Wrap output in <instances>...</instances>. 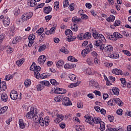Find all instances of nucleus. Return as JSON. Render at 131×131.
I'll list each match as a JSON object with an SVG mask.
<instances>
[{
    "label": "nucleus",
    "mask_w": 131,
    "mask_h": 131,
    "mask_svg": "<svg viewBox=\"0 0 131 131\" xmlns=\"http://www.w3.org/2000/svg\"><path fill=\"white\" fill-rule=\"evenodd\" d=\"M85 122L92 125V126H95V124H99L101 122V118L99 117H93L91 116L85 115Z\"/></svg>",
    "instance_id": "f257e3e1"
},
{
    "label": "nucleus",
    "mask_w": 131,
    "mask_h": 131,
    "mask_svg": "<svg viewBox=\"0 0 131 131\" xmlns=\"http://www.w3.org/2000/svg\"><path fill=\"white\" fill-rule=\"evenodd\" d=\"M100 51L102 52H103V53H105V54H110L111 52L113 51V47L112 45H108L106 47L104 45H102L101 47H100Z\"/></svg>",
    "instance_id": "f03ea898"
},
{
    "label": "nucleus",
    "mask_w": 131,
    "mask_h": 131,
    "mask_svg": "<svg viewBox=\"0 0 131 131\" xmlns=\"http://www.w3.org/2000/svg\"><path fill=\"white\" fill-rule=\"evenodd\" d=\"M66 35L68 36V41H73L75 38H76V37L73 36V33H72V31L68 29L66 31Z\"/></svg>",
    "instance_id": "7ed1b4c3"
},
{
    "label": "nucleus",
    "mask_w": 131,
    "mask_h": 131,
    "mask_svg": "<svg viewBox=\"0 0 131 131\" xmlns=\"http://www.w3.org/2000/svg\"><path fill=\"white\" fill-rule=\"evenodd\" d=\"M91 51H93V45L92 44H90L89 45H88L86 47L85 49H84L82 51V56H83V57H85V56H86V55H88V54H89V53H90Z\"/></svg>",
    "instance_id": "20e7f679"
},
{
    "label": "nucleus",
    "mask_w": 131,
    "mask_h": 131,
    "mask_svg": "<svg viewBox=\"0 0 131 131\" xmlns=\"http://www.w3.org/2000/svg\"><path fill=\"white\" fill-rule=\"evenodd\" d=\"M29 39L28 47L31 48L32 45L34 43V39H35V35L34 34H31L28 37Z\"/></svg>",
    "instance_id": "39448f33"
},
{
    "label": "nucleus",
    "mask_w": 131,
    "mask_h": 131,
    "mask_svg": "<svg viewBox=\"0 0 131 131\" xmlns=\"http://www.w3.org/2000/svg\"><path fill=\"white\" fill-rule=\"evenodd\" d=\"M62 105L64 106H71L72 103H71L69 98L64 97L63 99H62Z\"/></svg>",
    "instance_id": "423d86ee"
},
{
    "label": "nucleus",
    "mask_w": 131,
    "mask_h": 131,
    "mask_svg": "<svg viewBox=\"0 0 131 131\" xmlns=\"http://www.w3.org/2000/svg\"><path fill=\"white\" fill-rule=\"evenodd\" d=\"M106 131H123V128L121 127L112 128L111 125L108 124L106 125Z\"/></svg>",
    "instance_id": "0eeeda50"
},
{
    "label": "nucleus",
    "mask_w": 131,
    "mask_h": 131,
    "mask_svg": "<svg viewBox=\"0 0 131 131\" xmlns=\"http://www.w3.org/2000/svg\"><path fill=\"white\" fill-rule=\"evenodd\" d=\"M46 61H47V57L45 55H41L38 58V63L40 65H43Z\"/></svg>",
    "instance_id": "6e6552de"
},
{
    "label": "nucleus",
    "mask_w": 131,
    "mask_h": 131,
    "mask_svg": "<svg viewBox=\"0 0 131 131\" xmlns=\"http://www.w3.org/2000/svg\"><path fill=\"white\" fill-rule=\"evenodd\" d=\"M38 113V110L37 108L34 107H31L30 111L28 113L27 115H36Z\"/></svg>",
    "instance_id": "1a4fd4ad"
},
{
    "label": "nucleus",
    "mask_w": 131,
    "mask_h": 131,
    "mask_svg": "<svg viewBox=\"0 0 131 131\" xmlns=\"http://www.w3.org/2000/svg\"><path fill=\"white\" fill-rule=\"evenodd\" d=\"M10 97L12 100H16V99H18V93H17V91L15 90L11 91Z\"/></svg>",
    "instance_id": "9d476101"
},
{
    "label": "nucleus",
    "mask_w": 131,
    "mask_h": 131,
    "mask_svg": "<svg viewBox=\"0 0 131 131\" xmlns=\"http://www.w3.org/2000/svg\"><path fill=\"white\" fill-rule=\"evenodd\" d=\"M3 24L5 27H8L10 24L11 23V21L10 20V18L8 16H5L3 20Z\"/></svg>",
    "instance_id": "9b49d317"
},
{
    "label": "nucleus",
    "mask_w": 131,
    "mask_h": 131,
    "mask_svg": "<svg viewBox=\"0 0 131 131\" xmlns=\"http://www.w3.org/2000/svg\"><path fill=\"white\" fill-rule=\"evenodd\" d=\"M63 119H64V117L62 115H57L54 120V122L55 123H60Z\"/></svg>",
    "instance_id": "f8f14e48"
},
{
    "label": "nucleus",
    "mask_w": 131,
    "mask_h": 131,
    "mask_svg": "<svg viewBox=\"0 0 131 131\" xmlns=\"http://www.w3.org/2000/svg\"><path fill=\"white\" fill-rule=\"evenodd\" d=\"M112 73L113 74H116L117 75H122V70H119L118 69H114L112 70Z\"/></svg>",
    "instance_id": "ddd939ff"
},
{
    "label": "nucleus",
    "mask_w": 131,
    "mask_h": 131,
    "mask_svg": "<svg viewBox=\"0 0 131 131\" xmlns=\"http://www.w3.org/2000/svg\"><path fill=\"white\" fill-rule=\"evenodd\" d=\"M89 85L90 86H94V88H99V83L92 80L89 82Z\"/></svg>",
    "instance_id": "4468645a"
},
{
    "label": "nucleus",
    "mask_w": 131,
    "mask_h": 131,
    "mask_svg": "<svg viewBox=\"0 0 131 131\" xmlns=\"http://www.w3.org/2000/svg\"><path fill=\"white\" fill-rule=\"evenodd\" d=\"M69 78H70V80L72 81H74V82H78L77 81V78L74 74H70L69 76Z\"/></svg>",
    "instance_id": "2eb2a0df"
},
{
    "label": "nucleus",
    "mask_w": 131,
    "mask_h": 131,
    "mask_svg": "<svg viewBox=\"0 0 131 131\" xmlns=\"http://www.w3.org/2000/svg\"><path fill=\"white\" fill-rule=\"evenodd\" d=\"M32 118L35 122L38 123V122H39V120H40V119L41 118V117H40V115H32Z\"/></svg>",
    "instance_id": "dca6fc26"
},
{
    "label": "nucleus",
    "mask_w": 131,
    "mask_h": 131,
    "mask_svg": "<svg viewBox=\"0 0 131 131\" xmlns=\"http://www.w3.org/2000/svg\"><path fill=\"white\" fill-rule=\"evenodd\" d=\"M108 57L112 59H118L119 58V54L117 52H115L112 54H108Z\"/></svg>",
    "instance_id": "f3484780"
},
{
    "label": "nucleus",
    "mask_w": 131,
    "mask_h": 131,
    "mask_svg": "<svg viewBox=\"0 0 131 131\" xmlns=\"http://www.w3.org/2000/svg\"><path fill=\"white\" fill-rule=\"evenodd\" d=\"M24 84L26 89H27V88H29V86L31 85V80L29 79H26L24 82Z\"/></svg>",
    "instance_id": "a211bd4d"
},
{
    "label": "nucleus",
    "mask_w": 131,
    "mask_h": 131,
    "mask_svg": "<svg viewBox=\"0 0 131 131\" xmlns=\"http://www.w3.org/2000/svg\"><path fill=\"white\" fill-rule=\"evenodd\" d=\"M0 88L1 91H6L7 90V83H6V81H2L1 85Z\"/></svg>",
    "instance_id": "6ab92c4d"
},
{
    "label": "nucleus",
    "mask_w": 131,
    "mask_h": 131,
    "mask_svg": "<svg viewBox=\"0 0 131 131\" xmlns=\"http://www.w3.org/2000/svg\"><path fill=\"white\" fill-rule=\"evenodd\" d=\"M1 100L3 102H7L8 101V95L7 94L3 93L1 95Z\"/></svg>",
    "instance_id": "aec40b11"
},
{
    "label": "nucleus",
    "mask_w": 131,
    "mask_h": 131,
    "mask_svg": "<svg viewBox=\"0 0 131 131\" xmlns=\"http://www.w3.org/2000/svg\"><path fill=\"white\" fill-rule=\"evenodd\" d=\"M43 12L45 14H50L52 12V7L51 6L45 7L43 8Z\"/></svg>",
    "instance_id": "412c9836"
},
{
    "label": "nucleus",
    "mask_w": 131,
    "mask_h": 131,
    "mask_svg": "<svg viewBox=\"0 0 131 131\" xmlns=\"http://www.w3.org/2000/svg\"><path fill=\"white\" fill-rule=\"evenodd\" d=\"M98 39L100 41H101L104 43L106 42V39L105 38V37H104V36L102 34H100L98 35Z\"/></svg>",
    "instance_id": "4be33fe9"
},
{
    "label": "nucleus",
    "mask_w": 131,
    "mask_h": 131,
    "mask_svg": "<svg viewBox=\"0 0 131 131\" xmlns=\"http://www.w3.org/2000/svg\"><path fill=\"white\" fill-rule=\"evenodd\" d=\"M92 38V34L90 32H86L84 34L83 39H90Z\"/></svg>",
    "instance_id": "5701e85b"
},
{
    "label": "nucleus",
    "mask_w": 131,
    "mask_h": 131,
    "mask_svg": "<svg viewBox=\"0 0 131 131\" xmlns=\"http://www.w3.org/2000/svg\"><path fill=\"white\" fill-rule=\"evenodd\" d=\"M19 124L20 128L21 129L25 128L26 124H25L24 121H23V119L19 120Z\"/></svg>",
    "instance_id": "b1692460"
},
{
    "label": "nucleus",
    "mask_w": 131,
    "mask_h": 131,
    "mask_svg": "<svg viewBox=\"0 0 131 131\" xmlns=\"http://www.w3.org/2000/svg\"><path fill=\"white\" fill-rule=\"evenodd\" d=\"M72 21L74 23H79L81 21V18L77 17V16H74L72 18Z\"/></svg>",
    "instance_id": "393cba45"
},
{
    "label": "nucleus",
    "mask_w": 131,
    "mask_h": 131,
    "mask_svg": "<svg viewBox=\"0 0 131 131\" xmlns=\"http://www.w3.org/2000/svg\"><path fill=\"white\" fill-rule=\"evenodd\" d=\"M63 98H64L63 95H59L54 98V100L55 101V102H60V101H62L63 100Z\"/></svg>",
    "instance_id": "a878e982"
},
{
    "label": "nucleus",
    "mask_w": 131,
    "mask_h": 131,
    "mask_svg": "<svg viewBox=\"0 0 131 131\" xmlns=\"http://www.w3.org/2000/svg\"><path fill=\"white\" fill-rule=\"evenodd\" d=\"M22 39V38L21 37H15L12 41V43L14 45H16V43H18V42H20L21 41V40Z\"/></svg>",
    "instance_id": "bb28decb"
},
{
    "label": "nucleus",
    "mask_w": 131,
    "mask_h": 131,
    "mask_svg": "<svg viewBox=\"0 0 131 131\" xmlns=\"http://www.w3.org/2000/svg\"><path fill=\"white\" fill-rule=\"evenodd\" d=\"M94 45L96 47H100V49H101V47H102V46H104V45L103 44V42L100 41L99 40H97L95 41Z\"/></svg>",
    "instance_id": "cd10ccee"
},
{
    "label": "nucleus",
    "mask_w": 131,
    "mask_h": 131,
    "mask_svg": "<svg viewBox=\"0 0 131 131\" xmlns=\"http://www.w3.org/2000/svg\"><path fill=\"white\" fill-rule=\"evenodd\" d=\"M115 103H116L117 105H118V106H123V102H122V101H121V100H120V99L119 98H115Z\"/></svg>",
    "instance_id": "c85d7f7f"
},
{
    "label": "nucleus",
    "mask_w": 131,
    "mask_h": 131,
    "mask_svg": "<svg viewBox=\"0 0 131 131\" xmlns=\"http://www.w3.org/2000/svg\"><path fill=\"white\" fill-rule=\"evenodd\" d=\"M64 65V61L62 60H59L56 62V67L57 68H60V67H62Z\"/></svg>",
    "instance_id": "c756f323"
},
{
    "label": "nucleus",
    "mask_w": 131,
    "mask_h": 131,
    "mask_svg": "<svg viewBox=\"0 0 131 131\" xmlns=\"http://www.w3.org/2000/svg\"><path fill=\"white\" fill-rule=\"evenodd\" d=\"M100 124V128L99 129L101 131H104V130L105 129V125H106V124H105V123L103 121H101L100 123H99Z\"/></svg>",
    "instance_id": "7c9ffc66"
},
{
    "label": "nucleus",
    "mask_w": 131,
    "mask_h": 131,
    "mask_svg": "<svg viewBox=\"0 0 131 131\" xmlns=\"http://www.w3.org/2000/svg\"><path fill=\"white\" fill-rule=\"evenodd\" d=\"M25 61V59L24 58H21V59L16 61V64L17 65V66H19V67H20V66H21L22 65V64H23L24 63Z\"/></svg>",
    "instance_id": "2f4dec72"
},
{
    "label": "nucleus",
    "mask_w": 131,
    "mask_h": 131,
    "mask_svg": "<svg viewBox=\"0 0 131 131\" xmlns=\"http://www.w3.org/2000/svg\"><path fill=\"white\" fill-rule=\"evenodd\" d=\"M114 36L116 39V38H122V37H123V36H122V35L120 34V33H119L118 32H114Z\"/></svg>",
    "instance_id": "473e14b6"
},
{
    "label": "nucleus",
    "mask_w": 131,
    "mask_h": 131,
    "mask_svg": "<svg viewBox=\"0 0 131 131\" xmlns=\"http://www.w3.org/2000/svg\"><path fill=\"white\" fill-rule=\"evenodd\" d=\"M54 89H55L54 93L55 94H63L65 93V92H62L61 88H59L58 87H55Z\"/></svg>",
    "instance_id": "72a5a7b5"
},
{
    "label": "nucleus",
    "mask_w": 131,
    "mask_h": 131,
    "mask_svg": "<svg viewBox=\"0 0 131 131\" xmlns=\"http://www.w3.org/2000/svg\"><path fill=\"white\" fill-rule=\"evenodd\" d=\"M112 91L114 93V95L116 96H118L119 95V89L117 88H113Z\"/></svg>",
    "instance_id": "f704fd0d"
},
{
    "label": "nucleus",
    "mask_w": 131,
    "mask_h": 131,
    "mask_svg": "<svg viewBox=\"0 0 131 131\" xmlns=\"http://www.w3.org/2000/svg\"><path fill=\"white\" fill-rule=\"evenodd\" d=\"M85 72L87 75H93V72H92V69L90 68H87L85 70Z\"/></svg>",
    "instance_id": "c9c22d12"
},
{
    "label": "nucleus",
    "mask_w": 131,
    "mask_h": 131,
    "mask_svg": "<svg viewBox=\"0 0 131 131\" xmlns=\"http://www.w3.org/2000/svg\"><path fill=\"white\" fill-rule=\"evenodd\" d=\"M8 110V106H4L0 109V115L4 114Z\"/></svg>",
    "instance_id": "e433bc0d"
},
{
    "label": "nucleus",
    "mask_w": 131,
    "mask_h": 131,
    "mask_svg": "<svg viewBox=\"0 0 131 131\" xmlns=\"http://www.w3.org/2000/svg\"><path fill=\"white\" fill-rule=\"evenodd\" d=\"M115 99L114 98L113 99H111L110 101L107 102L108 105L110 106H114L115 105Z\"/></svg>",
    "instance_id": "4c0bfd02"
},
{
    "label": "nucleus",
    "mask_w": 131,
    "mask_h": 131,
    "mask_svg": "<svg viewBox=\"0 0 131 131\" xmlns=\"http://www.w3.org/2000/svg\"><path fill=\"white\" fill-rule=\"evenodd\" d=\"M36 89L37 91H42V90H43L45 89V86L41 83L38 84L36 86Z\"/></svg>",
    "instance_id": "58836bf2"
},
{
    "label": "nucleus",
    "mask_w": 131,
    "mask_h": 131,
    "mask_svg": "<svg viewBox=\"0 0 131 131\" xmlns=\"http://www.w3.org/2000/svg\"><path fill=\"white\" fill-rule=\"evenodd\" d=\"M115 20V16L114 15H110L109 17L106 19V21L108 22H113Z\"/></svg>",
    "instance_id": "ea45409f"
},
{
    "label": "nucleus",
    "mask_w": 131,
    "mask_h": 131,
    "mask_svg": "<svg viewBox=\"0 0 131 131\" xmlns=\"http://www.w3.org/2000/svg\"><path fill=\"white\" fill-rule=\"evenodd\" d=\"M25 14H26V15L27 16V18L28 19V20H29V19H31V18L32 17V16H33V13H32V12H27L26 13H25Z\"/></svg>",
    "instance_id": "a19ab883"
},
{
    "label": "nucleus",
    "mask_w": 131,
    "mask_h": 131,
    "mask_svg": "<svg viewBox=\"0 0 131 131\" xmlns=\"http://www.w3.org/2000/svg\"><path fill=\"white\" fill-rule=\"evenodd\" d=\"M68 59L69 61H70V62H77V59H75V57L73 56H69Z\"/></svg>",
    "instance_id": "79ce46f5"
},
{
    "label": "nucleus",
    "mask_w": 131,
    "mask_h": 131,
    "mask_svg": "<svg viewBox=\"0 0 131 131\" xmlns=\"http://www.w3.org/2000/svg\"><path fill=\"white\" fill-rule=\"evenodd\" d=\"M86 62L88 65H90V66H93L94 65V62H93V60L91 58H88L86 60Z\"/></svg>",
    "instance_id": "37998d69"
},
{
    "label": "nucleus",
    "mask_w": 131,
    "mask_h": 131,
    "mask_svg": "<svg viewBox=\"0 0 131 131\" xmlns=\"http://www.w3.org/2000/svg\"><path fill=\"white\" fill-rule=\"evenodd\" d=\"M50 82L53 85H59V83L55 79H51Z\"/></svg>",
    "instance_id": "c03bdc74"
},
{
    "label": "nucleus",
    "mask_w": 131,
    "mask_h": 131,
    "mask_svg": "<svg viewBox=\"0 0 131 131\" xmlns=\"http://www.w3.org/2000/svg\"><path fill=\"white\" fill-rule=\"evenodd\" d=\"M40 83L42 84L43 86H45V85H46V86H49L50 85V82H49V81H42L40 82Z\"/></svg>",
    "instance_id": "a18cd8bd"
},
{
    "label": "nucleus",
    "mask_w": 131,
    "mask_h": 131,
    "mask_svg": "<svg viewBox=\"0 0 131 131\" xmlns=\"http://www.w3.org/2000/svg\"><path fill=\"white\" fill-rule=\"evenodd\" d=\"M45 122L46 126H48V125H49V123H50V117L47 116L45 118Z\"/></svg>",
    "instance_id": "49530a36"
},
{
    "label": "nucleus",
    "mask_w": 131,
    "mask_h": 131,
    "mask_svg": "<svg viewBox=\"0 0 131 131\" xmlns=\"http://www.w3.org/2000/svg\"><path fill=\"white\" fill-rule=\"evenodd\" d=\"M107 38L110 39L111 40H113V41H116L117 40L115 37H114V35H110L107 36Z\"/></svg>",
    "instance_id": "de8ad7c7"
},
{
    "label": "nucleus",
    "mask_w": 131,
    "mask_h": 131,
    "mask_svg": "<svg viewBox=\"0 0 131 131\" xmlns=\"http://www.w3.org/2000/svg\"><path fill=\"white\" fill-rule=\"evenodd\" d=\"M6 38V34L2 33L0 35V43H2L4 41V39Z\"/></svg>",
    "instance_id": "09e8293b"
},
{
    "label": "nucleus",
    "mask_w": 131,
    "mask_h": 131,
    "mask_svg": "<svg viewBox=\"0 0 131 131\" xmlns=\"http://www.w3.org/2000/svg\"><path fill=\"white\" fill-rule=\"evenodd\" d=\"M6 49H7L8 52H9V51L10 54H12V53H13V52H14V49L9 46H6Z\"/></svg>",
    "instance_id": "8fccbe9b"
},
{
    "label": "nucleus",
    "mask_w": 131,
    "mask_h": 131,
    "mask_svg": "<svg viewBox=\"0 0 131 131\" xmlns=\"http://www.w3.org/2000/svg\"><path fill=\"white\" fill-rule=\"evenodd\" d=\"M71 29H72L73 31H77V30H78V27L76 26V25L74 24L73 26H71Z\"/></svg>",
    "instance_id": "3c124183"
},
{
    "label": "nucleus",
    "mask_w": 131,
    "mask_h": 131,
    "mask_svg": "<svg viewBox=\"0 0 131 131\" xmlns=\"http://www.w3.org/2000/svg\"><path fill=\"white\" fill-rule=\"evenodd\" d=\"M55 30V29L54 28H52L49 31H47L46 32V34L47 35H50V34H53V31Z\"/></svg>",
    "instance_id": "603ef678"
},
{
    "label": "nucleus",
    "mask_w": 131,
    "mask_h": 131,
    "mask_svg": "<svg viewBox=\"0 0 131 131\" xmlns=\"http://www.w3.org/2000/svg\"><path fill=\"white\" fill-rule=\"evenodd\" d=\"M79 84V83H78V82H76L75 83H71V84L69 85L68 88H75V86H77V85H78Z\"/></svg>",
    "instance_id": "864d4df0"
},
{
    "label": "nucleus",
    "mask_w": 131,
    "mask_h": 131,
    "mask_svg": "<svg viewBox=\"0 0 131 131\" xmlns=\"http://www.w3.org/2000/svg\"><path fill=\"white\" fill-rule=\"evenodd\" d=\"M120 24H121V21L120 20H116L114 24V26L115 27H117V26H119Z\"/></svg>",
    "instance_id": "5fc2aeb1"
},
{
    "label": "nucleus",
    "mask_w": 131,
    "mask_h": 131,
    "mask_svg": "<svg viewBox=\"0 0 131 131\" xmlns=\"http://www.w3.org/2000/svg\"><path fill=\"white\" fill-rule=\"evenodd\" d=\"M46 49L47 46H46V45H43L39 47L38 51L41 52V51H45V50H46Z\"/></svg>",
    "instance_id": "6e6d98bb"
},
{
    "label": "nucleus",
    "mask_w": 131,
    "mask_h": 131,
    "mask_svg": "<svg viewBox=\"0 0 131 131\" xmlns=\"http://www.w3.org/2000/svg\"><path fill=\"white\" fill-rule=\"evenodd\" d=\"M60 52H62V53H64V54H68V53H69L68 50H67V49H66L65 47H62L60 49Z\"/></svg>",
    "instance_id": "4d7b16f0"
},
{
    "label": "nucleus",
    "mask_w": 131,
    "mask_h": 131,
    "mask_svg": "<svg viewBox=\"0 0 131 131\" xmlns=\"http://www.w3.org/2000/svg\"><path fill=\"white\" fill-rule=\"evenodd\" d=\"M121 80V82L122 83V86H123V88H125V85H126V82H125V79L123 78H121L120 79Z\"/></svg>",
    "instance_id": "13d9d810"
},
{
    "label": "nucleus",
    "mask_w": 131,
    "mask_h": 131,
    "mask_svg": "<svg viewBox=\"0 0 131 131\" xmlns=\"http://www.w3.org/2000/svg\"><path fill=\"white\" fill-rule=\"evenodd\" d=\"M114 117L113 115H108V120L110 122H113L114 121Z\"/></svg>",
    "instance_id": "bf43d9fd"
},
{
    "label": "nucleus",
    "mask_w": 131,
    "mask_h": 131,
    "mask_svg": "<svg viewBox=\"0 0 131 131\" xmlns=\"http://www.w3.org/2000/svg\"><path fill=\"white\" fill-rule=\"evenodd\" d=\"M39 122L41 126H44L45 124H46L45 120H43V118H40V120L39 121Z\"/></svg>",
    "instance_id": "052dcab7"
},
{
    "label": "nucleus",
    "mask_w": 131,
    "mask_h": 131,
    "mask_svg": "<svg viewBox=\"0 0 131 131\" xmlns=\"http://www.w3.org/2000/svg\"><path fill=\"white\" fill-rule=\"evenodd\" d=\"M21 20L23 22H24V21H28V18H27V16L26 15L25 13L21 16Z\"/></svg>",
    "instance_id": "680f3d73"
},
{
    "label": "nucleus",
    "mask_w": 131,
    "mask_h": 131,
    "mask_svg": "<svg viewBox=\"0 0 131 131\" xmlns=\"http://www.w3.org/2000/svg\"><path fill=\"white\" fill-rule=\"evenodd\" d=\"M122 52L125 55H126L127 56H128V57H130V56H131L130 52L129 51H128V50H123Z\"/></svg>",
    "instance_id": "e2e57ef3"
},
{
    "label": "nucleus",
    "mask_w": 131,
    "mask_h": 131,
    "mask_svg": "<svg viewBox=\"0 0 131 131\" xmlns=\"http://www.w3.org/2000/svg\"><path fill=\"white\" fill-rule=\"evenodd\" d=\"M15 16H19L20 15V9H16L14 11Z\"/></svg>",
    "instance_id": "0e129e2a"
},
{
    "label": "nucleus",
    "mask_w": 131,
    "mask_h": 131,
    "mask_svg": "<svg viewBox=\"0 0 131 131\" xmlns=\"http://www.w3.org/2000/svg\"><path fill=\"white\" fill-rule=\"evenodd\" d=\"M30 5L31 7H34L36 5V1L35 0H31L30 1Z\"/></svg>",
    "instance_id": "69168bd1"
},
{
    "label": "nucleus",
    "mask_w": 131,
    "mask_h": 131,
    "mask_svg": "<svg viewBox=\"0 0 131 131\" xmlns=\"http://www.w3.org/2000/svg\"><path fill=\"white\" fill-rule=\"evenodd\" d=\"M48 75L46 73H43L40 75V78L41 79H45V78H47Z\"/></svg>",
    "instance_id": "338daca9"
},
{
    "label": "nucleus",
    "mask_w": 131,
    "mask_h": 131,
    "mask_svg": "<svg viewBox=\"0 0 131 131\" xmlns=\"http://www.w3.org/2000/svg\"><path fill=\"white\" fill-rule=\"evenodd\" d=\"M76 130L77 131H82L83 130V126L81 125H78L77 126Z\"/></svg>",
    "instance_id": "774afa93"
}]
</instances>
